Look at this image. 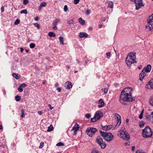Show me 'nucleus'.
Masks as SVG:
<instances>
[{
    "mask_svg": "<svg viewBox=\"0 0 153 153\" xmlns=\"http://www.w3.org/2000/svg\"><path fill=\"white\" fill-rule=\"evenodd\" d=\"M143 115V114H141V113L140 114V115H139V118L140 119H141L142 118Z\"/></svg>",
    "mask_w": 153,
    "mask_h": 153,
    "instance_id": "nucleus-50",
    "label": "nucleus"
},
{
    "mask_svg": "<svg viewBox=\"0 0 153 153\" xmlns=\"http://www.w3.org/2000/svg\"><path fill=\"white\" fill-rule=\"evenodd\" d=\"M44 143L42 142H41L40 143V146H39V148H42L44 146Z\"/></svg>",
    "mask_w": 153,
    "mask_h": 153,
    "instance_id": "nucleus-44",
    "label": "nucleus"
},
{
    "mask_svg": "<svg viewBox=\"0 0 153 153\" xmlns=\"http://www.w3.org/2000/svg\"><path fill=\"white\" fill-rule=\"evenodd\" d=\"M114 116L115 118L117 119V121L116 127H118L121 123L120 116L117 113H115L114 114Z\"/></svg>",
    "mask_w": 153,
    "mask_h": 153,
    "instance_id": "nucleus-10",
    "label": "nucleus"
},
{
    "mask_svg": "<svg viewBox=\"0 0 153 153\" xmlns=\"http://www.w3.org/2000/svg\"><path fill=\"white\" fill-rule=\"evenodd\" d=\"M34 25L37 27L38 29H39L40 28V25L37 23H35L34 24Z\"/></svg>",
    "mask_w": 153,
    "mask_h": 153,
    "instance_id": "nucleus-42",
    "label": "nucleus"
},
{
    "mask_svg": "<svg viewBox=\"0 0 153 153\" xmlns=\"http://www.w3.org/2000/svg\"><path fill=\"white\" fill-rule=\"evenodd\" d=\"M132 90L130 88H125L121 92L120 101L122 103L125 104V102L131 101L134 100L131 96Z\"/></svg>",
    "mask_w": 153,
    "mask_h": 153,
    "instance_id": "nucleus-1",
    "label": "nucleus"
},
{
    "mask_svg": "<svg viewBox=\"0 0 153 153\" xmlns=\"http://www.w3.org/2000/svg\"><path fill=\"white\" fill-rule=\"evenodd\" d=\"M144 122L142 121L140 122L139 124V127L140 128H141L144 126Z\"/></svg>",
    "mask_w": 153,
    "mask_h": 153,
    "instance_id": "nucleus-35",
    "label": "nucleus"
},
{
    "mask_svg": "<svg viewBox=\"0 0 153 153\" xmlns=\"http://www.w3.org/2000/svg\"><path fill=\"white\" fill-rule=\"evenodd\" d=\"M20 51L22 53L24 51V49L22 47L20 48Z\"/></svg>",
    "mask_w": 153,
    "mask_h": 153,
    "instance_id": "nucleus-59",
    "label": "nucleus"
},
{
    "mask_svg": "<svg viewBox=\"0 0 153 153\" xmlns=\"http://www.w3.org/2000/svg\"><path fill=\"white\" fill-rule=\"evenodd\" d=\"M1 10L2 12H3L4 10V7H2L1 8Z\"/></svg>",
    "mask_w": 153,
    "mask_h": 153,
    "instance_id": "nucleus-57",
    "label": "nucleus"
},
{
    "mask_svg": "<svg viewBox=\"0 0 153 153\" xmlns=\"http://www.w3.org/2000/svg\"><path fill=\"white\" fill-rule=\"evenodd\" d=\"M57 90L59 92H60L61 91V89L60 88H57Z\"/></svg>",
    "mask_w": 153,
    "mask_h": 153,
    "instance_id": "nucleus-54",
    "label": "nucleus"
},
{
    "mask_svg": "<svg viewBox=\"0 0 153 153\" xmlns=\"http://www.w3.org/2000/svg\"><path fill=\"white\" fill-rule=\"evenodd\" d=\"M46 3L44 1H43L40 4V6H41V7H45L46 6Z\"/></svg>",
    "mask_w": 153,
    "mask_h": 153,
    "instance_id": "nucleus-33",
    "label": "nucleus"
},
{
    "mask_svg": "<svg viewBox=\"0 0 153 153\" xmlns=\"http://www.w3.org/2000/svg\"><path fill=\"white\" fill-rule=\"evenodd\" d=\"M99 105H98L99 108L102 107L104 105V101L102 99H100L99 100Z\"/></svg>",
    "mask_w": 153,
    "mask_h": 153,
    "instance_id": "nucleus-19",
    "label": "nucleus"
},
{
    "mask_svg": "<svg viewBox=\"0 0 153 153\" xmlns=\"http://www.w3.org/2000/svg\"><path fill=\"white\" fill-rule=\"evenodd\" d=\"M107 18H103L102 20V22H105Z\"/></svg>",
    "mask_w": 153,
    "mask_h": 153,
    "instance_id": "nucleus-52",
    "label": "nucleus"
},
{
    "mask_svg": "<svg viewBox=\"0 0 153 153\" xmlns=\"http://www.w3.org/2000/svg\"><path fill=\"white\" fill-rule=\"evenodd\" d=\"M53 28L54 30H56L57 29L56 26H54L53 27Z\"/></svg>",
    "mask_w": 153,
    "mask_h": 153,
    "instance_id": "nucleus-58",
    "label": "nucleus"
},
{
    "mask_svg": "<svg viewBox=\"0 0 153 153\" xmlns=\"http://www.w3.org/2000/svg\"><path fill=\"white\" fill-rule=\"evenodd\" d=\"M117 136L123 139L128 140L130 139L129 134L127 132L124 127H122L118 132Z\"/></svg>",
    "mask_w": 153,
    "mask_h": 153,
    "instance_id": "nucleus-3",
    "label": "nucleus"
},
{
    "mask_svg": "<svg viewBox=\"0 0 153 153\" xmlns=\"http://www.w3.org/2000/svg\"><path fill=\"white\" fill-rule=\"evenodd\" d=\"M48 35L50 37H55L56 36L55 34L52 32H49Z\"/></svg>",
    "mask_w": 153,
    "mask_h": 153,
    "instance_id": "nucleus-26",
    "label": "nucleus"
},
{
    "mask_svg": "<svg viewBox=\"0 0 153 153\" xmlns=\"http://www.w3.org/2000/svg\"><path fill=\"white\" fill-rule=\"evenodd\" d=\"M36 46L35 44L33 43H31L30 45V47L31 48H34Z\"/></svg>",
    "mask_w": 153,
    "mask_h": 153,
    "instance_id": "nucleus-34",
    "label": "nucleus"
},
{
    "mask_svg": "<svg viewBox=\"0 0 153 153\" xmlns=\"http://www.w3.org/2000/svg\"><path fill=\"white\" fill-rule=\"evenodd\" d=\"M64 11L65 12H66L68 10V8L67 6L66 5H65L64 6Z\"/></svg>",
    "mask_w": 153,
    "mask_h": 153,
    "instance_id": "nucleus-46",
    "label": "nucleus"
},
{
    "mask_svg": "<svg viewBox=\"0 0 153 153\" xmlns=\"http://www.w3.org/2000/svg\"><path fill=\"white\" fill-rule=\"evenodd\" d=\"M151 66L150 65H147L146 68H144L143 70L144 71V72L148 73L149 72L151 69Z\"/></svg>",
    "mask_w": 153,
    "mask_h": 153,
    "instance_id": "nucleus-14",
    "label": "nucleus"
},
{
    "mask_svg": "<svg viewBox=\"0 0 153 153\" xmlns=\"http://www.w3.org/2000/svg\"><path fill=\"white\" fill-rule=\"evenodd\" d=\"M79 128V125L77 123H76L72 128V131H74V134L76 135V132Z\"/></svg>",
    "mask_w": 153,
    "mask_h": 153,
    "instance_id": "nucleus-12",
    "label": "nucleus"
},
{
    "mask_svg": "<svg viewBox=\"0 0 153 153\" xmlns=\"http://www.w3.org/2000/svg\"><path fill=\"white\" fill-rule=\"evenodd\" d=\"M136 53L131 52L127 56L126 59V63L128 67H130L131 64L136 63L135 60Z\"/></svg>",
    "mask_w": 153,
    "mask_h": 153,
    "instance_id": "nucleus-2",
    "label": "nucleus"
},
{
    "mask_svg": "<svg viewBox=\"0 0 153 153\" xmlns=\"http://www.w3.org/2000/svg\"><path fill=\"white\" fill-rule=\"evenodd\" d=\"M97 131L96 128L90 127L87 129L86 132L89 136L92 137L95 134Z\"/></svg>",
    "mask_w": 153,
    "mask_h": 153,
    "instance_id": "nucleus-8",
    "label": "nucleus"
},
{
    "mask_svg": "<svg viewBox=\"0 0 153 153\" xmlns=\"http://www.w3.org/2000/svg\"><path fill=\"white\" fill-rule=\"evenodd\" d=\"M152 132L151 128L147 126L142 130V135L144 138H148L152 136Z\"/></svg>",
    "mask_w": 153,
    "mask_h": 153,
    "instance_id": "nucleus-5",
    "label": "nucleus"
},
{
    "mask_svg": "<svg viewBox=\"0 0 153 153\" xmlns=\"http://www.w3.org/2000/svg\"><path fill=\"white\" fill-rule=\"evenodd\" d=\"M85 116L87 118H89L91 117V115L89 114H85Z\"/></svg>",
    "mask_w": 153,
    "mask_h": 153,
    "instance_id": "nucleus-41",
    "label": "nucleus"
},
{
    "mask_svg": "<svg viewBox=\"0 0 153 153\" xmlns=\"http://www.w3.org/2000/svg\"><path fill=\"white\" fill-rule=\"evenodd\" d=\"M74 21L73 20H70L69 21H68V22H67V23L68 24H70V25H71V24H73L74 23Z\"/></svg>",
    "mask_w": 153,
    "mask_h": 153,
    "instance_id": "nucleus-38",
    "label": "nucleus"
},
{
    "mask_svg": "<svg viewBox=\"0 0 153 153\" xmlns=\"http://www.w3.org/2000/svg\"><path fill=\"white\" fill-rule=\"evenodd\" d=\"M36 21H38L39 20V17L38 16L36 17L34 19Z\"/></svg>",
    "mask_w": 153,
    "mask_h": 153,
    "instance_id": "nucleus-56",
    "label": "nucleus"
},
{
    "mask_svg": "<svg viewBox=\"0 0 153 153\" xmlns=\"http://www.w3.org/2000/svg\"><path fill=\"white\" fill-rule=\"evenodd\" d=\"M126 122L127 123H128L129 122V119H126Z\"/></svg>",
    "mask_w": 153,
    "mask_h": 153,
    "instance_id": "nucleus-62",
    "label": "nucleus"
},
{
    "mask_svg": "<svg viewBox=\"0 0 153 153\" xmlns=\"http://www.w3.org/2000/svg\"><path fill=\"white\" fill-rule=\"evenodd\" d=\"M107 58L108 59H109V58L111 56V52H108L106 53V54Z\"/></svg>",
    "mask_w": 153,
    "mask_h": 153,
    "instance_id": "nucleus-37",
    "label": "nucleus"
},
{
    "mask_svg": "<svg viewBox=\"0 0 153 153\" xmlns=\"http://www.w3.org/2000/svg\"><path fill=\"white\" fill-rule=\"evenodd\" d=\"M60 20L58 18H56L53 22V24L54 26H57L58 23L59 22Z\"/></svg>",
    "mask_w": 153,
    "mask_h": 153,
    "instance_id": "nucleus-23",
    "label": "nucleus"
},
{
    "mask_svg": "<svg viewBox=\"0 0 153 153\" xmlns=\"http://www.w3.org/2000/svg\"><path fill=\"white\" fill-rule=\"evenodd\" d=\"M79 22L82 25H84L85 24V20L80 18L78 19Z\"/></svg>",
    "mask_w": 153,
    "mask_h": 153,
    "instance_id": "nucleus-25",
    "label": "nucleus"
},
{
    "mask_svg": "<svg viewBox=\"0 0 153 153\" xmlns=\"http://www.w3.org/2000/svg\"><path fill=\"white\" fill-rule=\"evenodd\" d=\"M103 140L100 136H98L96 138V142L99 144L101 142L102 143Z\"/></svg>",
    "mask_w": 153,
    "mask_h": 153,
    "instance_id": "nucleus-20",
    "label": "nucleus"
},
{
    "mask_svg": "<svg viewBox=\"0 0 153 153\" xmlns=\"http://www.w3.org/2000/svg\"><path fill=\"white\" fill-rule=\"evenodd\" d=\"M102 25H100L99 26V28H100L102 27Z\"/></svg>",
    "mask_w": 153,
    "mask_h": 153,
    "instance_id": "nucleus-64",
    "label": "nucleus"
},
{
    "mask_svg": "<svg viewBox=\"0 0 153 153\" xmlns=\"http://www.w3.org/2000/svg\"><path fill=\"white\" fill-rule=\"evenodd\" d=\"M20 116L22 118H24L25 117V111L23 109L21 110V115Z\"/></svg>",
    "mask_w": 153,
    "mask_h": 153,
    "instance_id": "nucleus-30",
    "label": "nucleus"
},
{
    "mask_svg": "<svg viewBox=\"0 0 153 153\" xmlns=\"http://www.w3.org/2000/svg\"><path fill=\"white\" fill-rule=\"evenodd\" d=\"M134 2L135 4L136 9L139 10L142 6L144 5L142 3V0H134Z\"/></svg>",
    "mask_w": 153,
    "mask_h": 153,
    "instance_id": "nucleus-9",
    "label": "nucleus"
},
{
    "mask_svg": "<svg viewBox=\"0 0 153 153\" xmlns=\"http://www.w3.org/2000/svg\"><path fill=\"white\" fill-rule=\"evenodd\" d=\"M146 28L149 31L153 28V14H152L148 18Z\"/></svg>",
    "mask_w": 153,
    "mask_h": 153,
    "instance_id": "nucleus-6",
    "label": "nucleus"
},
{
    "mask_svg": "<svg viewBox=\"0 0 153 153\" xmlns=\"http://www.w3.org/2000/svg\"><path fill=\"white\" fill-rule=\"evenodd\" d=\"M103 113L100 111H97L95 114V115L93 118L91 119V122H94L99 120L103 117Z\"/></svg>",
    "mask_w": 153,
    "mask_h": 153,
    "instance_id": "nucleus-7",
    "label": "nucleus"
},
{
    "mask_svg": "<svg viewBox=\"0 0 153 153\" xmlns=\"http://www.w3.org/2000/svg\"><path fill=\"white\" fill-rule=\"evenodd\" d=\"M114 4L112 1H110L108 4V6L111 8H113Z\"/></svg>",
    "mask_w": 153,
    "mask_h": 153,
    "instance_id": "nucleus-28",
    "label": "nucleus"
},
{
    "mask_svg": "<svg viewBox=\"0 0 153 153\" xmlns=\"http://www.w3.org/2000/svg\"><path fill=\"white\" fill-rule=\"evenodd\" d=\"M98 144L100 146L101 148L102 149H104L106 146V144L103 141L102 142V143L101 142L100 143H99Z\"/></svg>",
    "mask_w": 153,
    "mask_h": 153,
    "instance_id": "nucleus-21",
    "label": "nucleus"
},
{
    "mask_svg": "<svg viewBox=\"0 0 153 153\" xmlns=\"http://www.w3.org/2000/svg\"><path fill=\"white\" fill-rule=\"evenodd\" d=\"M100 133L101 135L103 137L105 140L108 142H110L113 140L114 136L111 133L104 132L102 131H100Z\"/></svg>",
    "mask_w": 153,
    "mask_h": 153,
    "instance_id": "nucleus-4",
    "label": "nucleus"
},
{
    "mask_svg": "<svg viewBox=\"0 0 153 153\" xmlns=\"http://www.w3.org/2000/svg\"><path fill=\"white\" fill-rule=\"evenodd\" d=\"M88 37V35L84 32H80L79 33V37L81 38H87Z\"/></svg>",
    "mask_w": 153,
    "mask_h": 153,
    "instance_id": "nucleus-15",
    "label": "nucleus"
},
{
    "mask_svg": "<svg viewBox=\"0 0 153 153\" xmlns=\"http://www.w3.org/2000/svg\"><path fill=\"white\" fill-rule=\"evenodd\" d=\"M91 153H100V152L97 149H94L92 152Z\"/></svg>",
    "mask_w": 153,
    "mask_h": 153,
    "instance_id": "nucleus-39",
    "label": "nucleus"
},
{
    "mask_svg": "<svg viewBox=\"0 0 153 153\" xmlns=\"http://www.w3.org/2000/svg\"><path fill=\"white\" fill-rule=\"evenodd\" d=\"M150 104L153 107V96L151 97L149 100Z\"/></svg>",
    "mask_w": 153,
    "mask_h": 153,
    "instance_id": "nucleus-27",
    "label": "nucleus"
},
{
    "mask_svg": "<svg viewBox=\"0 0 153 153\" xmlns=\"http://www.w3.org/2000/svg\"><path fill=\"white\" fill-rule=\"evenodd\" d=\"M65 86L66 88L69 89L72 87V85L71 82L68 81L65 83Z\"/></svg>",
    "mask_w": 153,
    "mask_h": 153,
    "instance_id": "nucleus-13",
    "label": "nucleus"
},
{
    "mask_svg": "<svg viewBox=\"0 0 153 153\" xmlns=\"http://www.w3.org/2000/svg\"><path fill=\"white\" fill-rule=\"evenodd\" d=\"M136 153H145L142 150H138L136 152Z\"/></svg>",
    "mask_w": 153,
    "mask_h": 153,
    "instance_id": "nucleus-45",
    "label": "nucleus"
},
{
    "mask_svg": "<svg viewBox=\"0 0 153 153\" xmlns=\"http://www.w3.org/2000/svg\"><path fill=\"white\" fill-rule=\"evenodd\" d=\"M112 128L111 125H108L107 126H102V129L104 131H108Z\"/></svg>",
    "mask_w": 153,
    "mask_h": 153,
    "instance_id": "nucleus-17",
    "label": "nucleus"
},
{
    "mask_svg": "<svg viewBox=\"0 0 153 153\" xmlns=\"http://www.w3.org/2000/svg\"><path fill=\"white\" fill-rule=\"evenodd\" d=\"M53 130V126L52 125H50V126L48 127V129L47 130V131L48 132H50L52 131Z\"/></svg>",
    "mask_w": 153,
    "mask_h": 153,
    "instance_id": "nucleus-29",
    "label": "nucleus"
},
{
    "mask_svg": "<svg viewBox=\"0 0 153 153\" xmlns=\"http://www.w3.org/2000/svg\"><path fill=\"white\" fill-rule=\"evenodd\" d=\"M108 89L107 88H104V91H103L104 93H105V94L107 93L108 92Z\"/></svg>",
    "mask_w": 153,
    "mask_h": 153,
    "instance_id": "nucleus-49",
    "label": "nucleus"
},
{
    "mask_svg": "<svg viewBox=\"0 0 153 153\" xmlns=\"http://www.w3.org/2000/svg\"><path fill=\"white\" fill-rule=\"evenodd\" d=\"M145 88L148 89H153V79L149 82L146 86Z\"/></svg>",
    "mask_w": 153,
    "mask_h": 153,
    "instance_id": "nucleus-11",
    "label": "nucleus"
},
{
    "mask_svg": "<svg viewBox=\"0 0 153 153\" xmlns=\"http://www.w3.org/2000/svg\"><path fill=\"white\" fill-rule=\"evenodd\" d=\"M20 23V20L19 19H17L14 22L15 25H18Z\"/></svg>",
    "mask_w": 153,
    "mask_h": 153,
    "instance_id": "nucleus-40",
    "label": "nucleus"
},
{
    "mask_svg": "<svg viewBox=\"0 0 153 153\" xmlns=\"http://www.w3.org/2000/svg\"><path fill=\"white\" fill-rule=\"evenodd\" d=\"M15 100L17 101H19L21 99V97L19 96H17L15 97Z\"/></svg>",
    "mask_w": 153,
    "mask_h": 153,
    "instance_id": "nucleus-31",
    "label": "nucleus"
},
{
    "mask_svg": "<svg viewBox=\"0 0 153 153\" xmlns=\"http://www.w3.org/2000/svg\"><path fill=\"white\" fill-rule=\"evenodd\" d=\"M12 76L13 77L17 79H19L20 77V76L19 75L15 73H13L12 74Z\"/></svg>",
    "mask_w": 153,
    "mask_h": 153,
    "instance_id": "nucleus-22",
    "label": "nucleus"
},
{
    "mask_svg": "<svg viewBox=\"0 0 153 153\" xmlns=\"http://www.w3.org/2000/svg\"><path fill=\"white\" fill-rule=\"evenodd\" d=\"M42 7H41V6L40 5L39 6V11H40L41 10V9H42Z\"/></svg>",
    "mask_w": 153,
    "mask_h": 153,
    "instance_id": "nucleus-63",
    "label": "nucleus"
},
{
    "mask_svg": "<svg viewBox=\"0 0 153 153\" xmlns=\"http://www.w3.org/2000/svg\"><path fill=\"white\" fill-rule=\"evenodd\" d=\"M80 0H74V3L75 4H76L79 3Z\"/></svg>",
    "mask_w": 153,
    "mask_h": 153,
    "instance_id": "nucleus-48",
    "label": "nucleus"
},
{
    "mask_svg": "<svg viewBox=\"0 0 153 153\" xmlns=\"http://www.w3.org/2000/svg\"><path fill=\"white\" fill-rule=\"evenodd\" d=\"M20 13L21 14L24 13L26 14L27 13V10H22L21 11Z\"/></svg>",
    "mask_w": 153,
    "mask_h": 153,
    "instance_id": "nucleus-36",
    "label": "nucleus"
},
{
    "mask_svg": "<svg viewBox=\"0 0 153 153\" xmlns=\"http://www.w3.org/2000/svg\"><path fill=\"white\" fill-rule=\"evenodd\" d=\"M27 85L25 83L21 84L18 89V91L20 92H22L23 91V88L26 86Z\"/></svg>",
    "mask_w": 153,
    "mask_h": 153,
    "instance_id": "nucleus-16",
    "label": "nucleus"
},
{
    "mask_svg": "<svg viewBox=\"0 0 153 153\" xmlns=\"http://www.w3.org/2000/svg\"><path fill=\"white\" fill-rule=\"evenodd\" d=\"M48 106L50 107V109L51 110H52L53 108V107H52L51 105L50 104L48 105Z\"/></svg>",
    "mask_w": 153,
    "mask_h": 153,
    "instance_id": "nucleus-53",
    "label": "nucleus"
},
{
    "mask_svg": "<svg viewBox=\"0 0 153 153\" xmlns=\"http://www.w3.org/2000/svg\"><path fill=\"white\" fill-rule=\"evenodd\" d=\"M135 149V146H133L131 148V150L132 151H134Z\"/></svg>",
    "mask_w": 153,
    "mask_h": 153,
    "instance_id": "nucleus-51",
    "label": "nucleus"
},
{
    "mask_svg": "<svg viewBox=\"0 0 153 153\" xmlns=\"http://www.w3.org/2000/svg\"><path fill=\"white\" fill-rule=\"evenodd\" d=\"M146 74H145V72H144V71H143L142 70V72L140 73V80L142 81L143 79V78L146 75Z\"/></svg>",
    "mask_w": 153,
    "mask_h": 153,
    "instance_id": "nucleus-18",
    "label": "nucleus"
},
{
    "mask_svg": "<svg viewBox=\"0 0 153 153\" xmlns=\"http://www.w3.org/2000/svg\"><path fill=\"white\" fill-rule=\"evenodd\" d=\"M65 145L62 142H60L57 143L56 146H63Z\"/></svg>",
    "mask_w": 153,
    "mask_h": 153,
    "instance_id": "nucleus-32",
    "label": "nucleus"
},
{
    "mask_svg": "<svg viewBox=\"0 0 153 153\" xmlns=\"http://www.w3.org/2000/svg\"><path fill=\"white\" fill-rule=\"evenodd\" d=\"M38 113L40 115H41L42 114V112L41 111H38Z\"/></svg>",
    "mask_w": 153,
    "mask_h": 153,
    "instance_id": "nucleus-55",
    "label": "nucleus"
},
{
    "mask_svg": "<svg viewBox=\"0 0 153 153\" xmlns=\"http://www.w3.org/2000/svg\"><path fill=\"white\" fill-rule=\"evenodd\" d=\"M28 3V0H23V3L25 5H26Z\"/></svg>",
    "mask_w": 153,
    "mask_h": 153,
    "instance_id": "nucleus-43",
    "label": "nucleus"
},
{
    "mask_svg": "<svg viewBox=\"0 0 153 153\" xmlns=\"http://www.w3.org/2000/svg\"><path fill=\"white\" fill-rule=\"evenodd\" d=\"M64 38L62 36H60L59 38V39L61 44L62 45H64Z\"/></svg>",
    "mask_w": 153,
    "mask_h": 153,
    "instance_id": "nucleus-24",
    "label": "nucleus"
},
{
    "mask_svg": "<svg viewBox=\"0 0 153 153\" xmlns=\"http://www.w3.org/2000/svg\"><path fill=\"white\" fill-rule=\"evenodd\" d=\"M142 68L141 65H139L138 67V68L139 69H141Z\"/></svg>",
    "mask_w": 153,
    "mask_h": 153,
    "instance_id": "nucleus-60",
    "label": "nucleus"
},
{
    "mask_svg": "<svg viewBox=\"0 0 153 153\" xmlns=\"http://www.w3.org/2000/svg\"><path fill=\"white\" fill-rule=\"evenodd\" d=\"M125 144H126V146H129V145L130 143H129L128 142V143H125Z\"/></svg>",
    "mask_w": 153,
    "mask_h": 153,
    "instance_id": "nucleus-61",
    "label": "nucleus"
},
{
    "mask_svg": "<svg viewBox=\"0 0 153 153\" xmlns=\"http://www.w3.org/2000/svg\"><path fill=\"white\" fill-rule=\"evenodd\" d=\"M90 13V11L89 9H87L86 12V13L87 15H89Z\"/></svg>",
    "mask_w": 153,
    "mask_h": 153,
    "instance_id": "nucleus-47",
    "label": "nucleus"
}]
</instances>
